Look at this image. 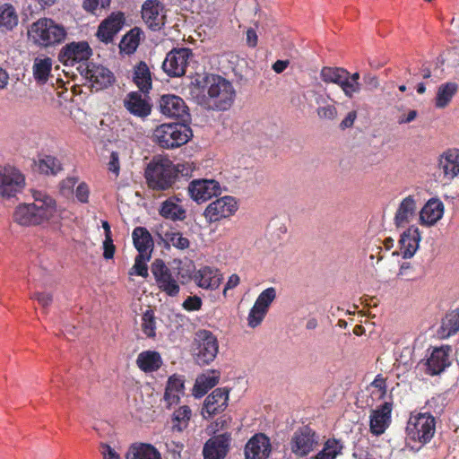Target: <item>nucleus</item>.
Returning a JSON list of instances; mask_svg holds the SVG:
<instances>
[{"instance_id": "nucleus-23", "label": "nucleus", "mask_w": 459, "mask_h": 459, "mask_svg": "<svg viewBox=\"0 0 459 459\" xmlns=\"http://www.w3.org/2000/svg\"><path fill=\"white\" fill-rule=\"evenodd\" d=\"M54 60L44 55H38L32 61V77L38 85L46 84L52 77Z\"/></svg>"}, {"instance_id": "nucleus-59", "label": "nucleus", "mask_w": 459, "mask_h": 459, "mask_svg": "<svg viewBox=\"0 0 459 459\" xmlns=\"http://www.w3.org/2000/svg\"><path fill=\"white\" fill-rule=\"evenodd\" d=\"M100 453L103 459H121L120 455L114 448L106 444L101 445Z\"/></svg>"}, {"instance_id": "nucleus-7", "label": "nucleus", "mask_w": 459, "mask_h": 459, "mask_svg": "<svg viewBox=\"0 0 459 459\" xmlns=\"http://www.w3.org/2000/svg\"><path fill=\"white\" fill-rule=\"evenodd\" d=\"M238 210V202L234 196L224 195L211 202L204 211V217L208 223H215L230 219Z\"/></svg>"}, {"instance_id": "nucleus-27", "label": "nucleus", "mask_w": 459, "mask_h": 459, "mask_svg": "<svg viewBox=\"0 0 459 459\" xmlns=\"http://www.w3.org/2000/svg\"><path fill=\"white\" fill-rule=\"evenodd\" d=\"M84 76L97 90L106 88L113 82V74L108 68L92 63L87 65Z\"/></svg>"}, {"instance_id": "nucleus-52", "label": "nucleus", "mask_w": 459, "mask_h": 459, "mask_svg": "<svg viewBox=\"0 0 459 459\" xmlns=\"http://www.w3.org/2000/svg\"><path fill=\"white\" fill-rule=\"evenodd\" d=\"M111 0H83L82 6L84 10L90 13H95L98 9L107 8Z\"/></svg>"}, {"instance_id": "nucleus-41", "label": "nucleus", "mask_w": 459, "mask_h": 459, "mask_svg": "<svg viewBox=\"0 0 459 459\" xmlns=\"http://www.w3.org/2000/svg\"><path fill=\"white\" fill-rule=\"evenodd\" d=\"M37 169L46 175H56L62 170L61 161L52 155H42L35 160Z\"/></svg>"}, {"instance_id": "nucleus-8", "label": "nucleus", "mask_w": 459, "mask_h": 459, "mask_svg": "<svg viewBox=\"0 0 459 459\" xmlns=\"http://www.w3.org/2000/svg\"><path fill=\"white\" fill-rule=\"evenodd\" d=\"M195 355L198 364L213 361L219 351L217 337L208 330H199L195 335Z\"/></svg>"}, {"instance_id": "nucleus-42", "label": "nucleus", "mask_w": 459, "mask_h": 459, "mask_svg": "<svg viewBox=\"0 0 459 459\" xmlns=\"http://www.w3.org/2000/svg\"><path fill=\"white\" fill-rule=\"evenodd\" d=\"M134 82L137 87L143 91L147 92L152 87L151 73L147 65L141 62L135 68L134 73Z\"/></svg>"}, {"instance_id": "nucleus-25", "label": "nucleus", "mask_w": 459, "mask_h": 459, "mask_svg": "<svg viewBox=\"0 0 459 459\" xmlns=\"http://www.w3.org/2000/svg\"><path fill=\"white\" fill-rule=\"evenodd\" d=\"M421 237L419 228L411 225L401 235L399 240L403 258L407 259L414 255L419 248Z\"/></svg>"}, {"instance_id": "nucleus-56", "label": "nucleus", "mask_w": 459, "mask_h": 459, "mask_svg": "<svg viewBox=\"0 0 459 459\" xmlns=\"http://www.w3.org/2000/svg\"><path fill=\"white\" fill-rule=\"evenodd\" d=\"M317 114H318L320 118L333 119V118L335 117V116L337 114V111H336L335 108L333 105L328 104L326 106L320 107L317 109Z\"/></svg>"}, {"instance_id": "nucleus-51", "label": "nucleus", "mask_w": 459, "mask_h": 459, "mask_svg": "<svg viewBox=\"0 0 459 459\" xmlns=\"http://www.w3.org/2000/svg\"><path fill=\"white\" fill-rule=\"evenodd\" d=\"M174 171H175V179L177 180L178 177L179 175L183 177H188L192 174L194 169H195V166L193 162L190 161H184L179 162L178 164H174Z\"/></svg>"}, {"instance_id": "nucleus-32", "label": "nucleus", "mask_w": 459, "mask_h": 459, "mask_svg": "<svg viewBox=\"0 0 459 459\" xmlns=\"http://www.w3.org/2000/svg\"><path fill=\"white\" fill-rule=\"evenodd\" d=\"M125 459H162L160 451L152 445L135 442L129 446Z\"/></svg>"}, {"instance_id": "nucleus-36", "label": "nucleus", "mask_w": 459, "mask_h": 459, "mask_svg": "<svg viewBox=\"0 0 459 459\" xmlns=\"http://www.w3.org/2000/svg\"><path fill=\"white\" fill-rule=\"evenodd\" d=\"M219 377V374L215 371L206 372L199 376L193 387V395L195 398L204 396L211 388L217 385Z\"/></svg>"}, {"instance_id": "nucleus-9", "label": "nucleus", "mask_w": 459, "mask_h": 459, "mask_svg": "<svg viewBox=\"0 0 459 459\" xmlns=\"http://www.w3.org/2000/svg\"><path fill=\"white\" fill-rule=\"evenodd\" d=\"M152 273L158 289L169 297H176L180 291V284L177 275L160 259L152 264Z\"/></svg>"}, {"instance_id": "nucleus-12", "label": "nucleus", "mask_w": 459, "mask_h": 459, "mask_svg": "<svg viewBox=\"0 0 459 459\" xmlns=\"http://www.w3.org/2000/svg\"><path fill=\"white\" fill-rule=\"evenodd\" d=\"M319 443V437L308 427H303L292 436L290 447L298 457L308 455Z\"/></svg>"}, {"instance_id": "nucleus-35", "label": "nucleus", "mask_w": 459, "mask_h": 459, "mask_svg": "<svg viewBox=\"0 0 459 459\" xmlns=\"http://www.w3.org/2000/svg\"><path fill=\"white\" fill-rule=\"evenodd\" d=\"M19 22V14L14 5L9 3L0 4V32L13 30Z\"/></svg>"}, {"instance_id": "nucleus-48", "label": "nucleus", "mask_w": 459, "mask_h": 459, "mask_svg": "<svg viewBox=\"0 0 459 459\" xmlns=\"http://www.w3.org/2000/svg\"><path fill=\"white\" fill-rule=\"evenodd\" d=\"M142 330L147 337H154L156 334V321L152 310H147L142 317Z\"/></svg>"}, {"instance_id": "nucleus-22", "label": "nucleus", "mask_w": 459, "mask_h": 459, "mask_svg": "<svg viewBox=\"0 0 459 459\" xmlns=\"http://www.w3.org/2000/svg\"><path fill=\"white\" fill-rule=\"evenodd\" d=\"M438 169L444 178L452 180L459 175V149L452 148L444 152L438 159Z\"/></svg>"}, {"instance_id": "nucleus-5", "label": "nucleus", "mask_w": 459, "mask_h": 459, "mask_svg": "<svg viewBox=\"0 0 459 459\" xmlns=\"http://www.w3.org/2000/svg\"><path fill=\"white\" fill-rule=\"evenodd\" d=\"M193 136L192 130L184 124H162L153 132L154 142L163 149H175L186 144Z\"/></svg>"}, {"instance_id": "nucleus-14", "label": "nucleus", "mask_w": 459, "mask_h": 459, "mask_svg": "<svg viewBox=\"0 0 459 459\" xmlns=\"http://www.w3.org/2000/svg\"><path fill=\"white\" fill-rule=\"evenodd\" d=\"M190 197L197 204L204 203L221 194V186L213 179H195L187 187Z\"/></svg>"}, {"instance_id": "nucleus-30", "label": "nucleus", "mask_w": 459, "mask_h": 459, "mask_svg": "<svg viewBox=\"0 0 459 459\" xmlns=\"http://www.w3.org/2000/svg\"><path fill=\"white\" fill-rule=\"evenodd\" d=\"M223 277L221 273L213 267L204 266L195 274L196 284L206 290H216L221 283Z\"/></svg>"}, {"instance_id": "nucleus-62", "label": "nucleus", "mask_w": 459, "mask_h": 459, "mask_svg": "<svg viewBox=\"0 0 459 459\" xmlns=\"http://www.w3.org/2000/svg\"><path fill=\"white\" fill-rule=\"evenodd\" d=\"M239 282H240L239 276L236 273L231 274L229 277V279L226 282V285L224 287L223 295H226L227 290L236 288L239 284Z\"/></svg>"}, {"instance_id": "nucleus-45", "label": "nucleus", "mask_w": 459, "mask_h": 459, "mask_svg": "<svg viewBox=\"0 0 459 459\" xmlns=\"http://www.w3.org/2000/svg\"><path fill=\"white\" fill-rule=\"evenodd\" d=\"M342 445L336 439H328L323 449L316 455V459H335L341 454Z\"/></svg>"}, {"instance_id": "nucleus-20", "label": "nucleus", "mask_w": 459, "mask_h": 459, "mask_svg": "<svg viewBox=\"0 0 459 459\" xmlns=\"http://www.w3.org/2000/svg\"><path fill=\"white\" fill-rule=\"evenodd\" d=\"M229 394L222 388L215 389L209 394L204 403L202 415L204 418L212 417L221 411H223L228 406Z\"/></svg>"}, {"instance_id": "nucleus-17", "label": "nucleus", "mask_w": 459, "mask_h": 459, "mask_svg": "<svg viewBox=\"0 0 459 459\" xmlns=\"http://www.w3.org/2000/svg\"><path fill=\"white\" fill-rule=\"evenodd\" d=\"M272 452L270 438L263 434H255L244 447L245 459H268Z\"/></svg>"}, {"instance_id": "nucleus-55", "label": "nucleus", "mask_w": 459, "mask_h": 459, "mask_svg": "<svg viewBox=\"0 0 459 459\" xmlns=\"http://www.w3.org/2000/svg\"><path fill=\"white\" fill-rule=\"evenodd\" d=\"M350 73L346 70V96L351 98L353 94L359 93L361 89L359 82L351 81L348 78Z\"/></svg>"}, {"instance_id": "nucleus-15", "label": "nucleus", "mask_w": 459, "mask_h": 459, "mask_svg": "<svg viewBox=\"0 0 459 459\" xmlns=\"http://www.w3.org/2000/svg\"><path fill=\"white\" fill-rule=\"evenodd\" d=\"M91 53V48L86 41L71 42L60 50L59 60L65 65L73 66L76 63L88 60Z\"/></svg>"}, {"instance_id": "nucleus-57", "label": "nucleus", "mask_w": 459, "mask_h": 459, "mask_svg": "<svg viewBox=\"0 0 459 459\" xmlns=\"http://www.w3.org/2000/svg\"><path fill=\"white\" fill-rule=\"evenodd\" d=\"M371 385L379 391L380 397L384 396L386 394V379L381 374H378L375 377V379L371 383Z\"/></svg>"}, {"instance_id": "nucleus-13", "label": "nucleus", "mask_w": 459, "mask_h": 459, "mask_svg": "<svg viewBox=\"0 0 459 459\" xmlns=\"http://www.w3.org/2000/svg\"><path fill=\"white\" fill-rule=\"evenodd\" d=\"M192 53L188 48L173 49L168 53L162 68L168 75L180 77L185 74Z\"/></svg>"}, {"instance_id": "nucleus-61", "label": "nucleus", "mask_w": 459, "mask_h": 459, "mask_svg": "<svg viewBox=\"0 0 459 459\" xmlns=\"http://www.w3.org/2000/svg\"><path fill=\"white\" fill-rule=\"evenodd\" d=\"M104 253L103 256L106 259H111L114 256L115 253V246L113 244V240L111 237L105 238L103 242Z\"/></svg>"}, {"instance_id": "nucleus-37", "label": "nucleus", "mask_w": 459, "mask_h": 459, "mask_svg": "<svg viewBox=\"0 0 459 459\" xmlns=\"http://www.w3.org/2000/svg\"><path fill=\"white\" fill-rule=\"evenodd\" d=\"M136 364L143 372H153L160 368L162 364V359L160 353L157 351H142L138 355Z\"/></svg>"}, {"instance_id": "nucleus-64", "label": "nucleus", "mask_w": 459, "mask_h": 459, "mask_svg": "<svg viewBox=\"0 0 459 459\" xmlns=\"http://www.w3.org/2000/svg\"><path fill=\"white\" fill-rule=\"evenodd\" d=\"M257 34L253 29H248L247 30V43L249 47L255 48L257 45Z\"/></svg>"}, {"instance_id": "nucleus-54", "label": "nucleus", "mask_w": 459, "mask_h": 459, "mask_svg": "<svg viewBox=\"0 0 459 459\" xmlns=\"http://www.w3.org/2000/svg\"><path fill=\"white\" fill-rule=\"evenodd\" d=\"M202 307V299L197 296L188 297L183 303V307L187 311H196Z\"/></svg>"}, {"instance_id": "nucleus-49", "label": "nucleus", "mask_w": 459, "mask_h": 459, "mask_svg": "<svg viewBox=\"0 0 459 459\" xmlns=\"http://www.w3.org/2000/svg\"><path fill=\"white\" fill-rule=\"evenodd\" d=\"M166 241L178 249H186L189 247V240L178 231H169L165 234Z\"/></svg>"}, {"instance_id": "nucleus-34", "label": "nucleus", "mask_w": 459, "mask_h": 459, "mask_svg": "<svg viewBox=\"0 0 459 459\" xmlns=\"http://www.w3.org/2000/svg\"><path fill=\"white\" fill-rule=\"evenodd\" d=\"M134 246L138 254L152 255L154 243L151 233L143 227H136L132 233Z\"/></svg>"}, {"instance_id": "nucleus-19", "label": "nucleus", "mask_w": 459, "mask_h": 459, "mask_svg": "<svg viewBox=\"0 0 459 459\" xmlns=\"http://www.w3.org/2000/svg\"><path fill=\"white\" fill-rule=\"evenodd\" d=\"M160 112L168 117L185 119L188 117V108L178 96L163 95L160 100Z\"/></svg>"}, {"instance_id": "nucleus-26", "label": "nucleus", "mask_w": 459, "mask_h": 459, "mask_svg": "<svg viewBox=\"0 0 459 459\" xmlns=\"http://www.w3.org/2000/svg\"><path fill=\"white\" fill-rule=\"evenodd\" d=\"M184 394V378L178 375L169 377L163 395L166 408L170 409L172 406L177 405Z\"/></svg>"}, {"instance_id": "nucleus-2", "label": "nucleus", "mask_w": 459, "mask_h": 459, "mask_svg": "<svg viewBox=\"0 0 459 459\" xmlns=\"http://www.w3.org/2000/svg\"><path fill=\"white\" fill-rule=\"evenodd\" d=\"M66 37V28L50 18H40L28 29L29 39L40 48L56 47L63 43Z\"/></svg>"}, {"instance_id": "nucleus-40", "label": "nucleus", "mask_w": 459, "mask_h": 459, "mask_svg": "<svg viewBox=\"0 0 459 459\" xmlns=\"http://www.w3.org/2000/svg\"><path fill=\"white\" fill-rule=\"evenodd\" d=\"M192 418V411L187 405L179 406L171 415L172 431L181 433L187 429Z\"/></svg>"}, {"instance_id": "nucleus-47", "label": "nucleus", "mask_w": 459, "mask_h": 459, "mask_svg": "<svg viewBox=\"0 0 459 459\" xmlns=\"http://www.w3.org/2000/svg\"><path fill=\"white\" fill-rule=\"evenodd\" d=\"M152 255L138 254L134 259V264L129 271L130 275H138L146 278L148 276L147 263Z\"/></svg>"}, {"instance_id": "nucleus-21", "label": "nucleus", "mask_w": 459, "mask_h": 459, "mask_svg": "<svg viewBox=\"0 0 459 459\" xmlns=\"http://www.w3.org/2000/svg\"><path fill=\"white\" fill-rule=\"evenodd\" d=\"M392 403H384L372 411L370 415V431L377 436L382 435L391 423Z\"/></svg>"}, {"instance_id": "nucleus-4", "label": "nucleus", "mask_w": 459, "mask_h": 459, "mask_svg": "<svg viewBox=\"0 0 459 459\" xmlns=\"http://www.w3.org/2000/svg\"><path fill=\"white\" fill-rule=\"evenodd\" d=\"M210 105L219 110H227L231 107L235 99V90L232 84L219 75H208L205 78Z\"/></svg>"}, {"instance_id": "nucleus-28", "label": "nucleus", "mask_w": 459, "mask_h": 459, "mask_svg": "<svg viewBox=\"0 0 459 459\" xmlns=\"http://www.w3.org/2000/svg\"><path fill=\"white\" fill-rule=\"evenodd\" d=\"M417 211L416 200L413 195H408L399 204L394 213V223L396 228H403L414 218Z\"/></svg>"}, {"instance_id": "nucleus-58", "label": "nucleus", "mask_w": 459, "mask_h": 459, "mask_svg": "<svg viewBox=\"0 0 459 459\" xmlns=\"http://www.w3.org/2000/svg\"><path fill=\"white\" fill-rule=\"evenodd\" d=\"M108 166V170L110 172L114 173L116 177H117L119 174V170H120V165H119V157L117 152H111Z\"/></svg>"}, {"instance_id": "nucleus-38", "label": "nucleus", "mask_w": 459, "mask_h": 459, "mask_svg": "<svg viewBox=\"0 0 459 459\" xmlns=\"http://www.w3.org/2000/svg\"><path fill=\"white\" fill-rule=\"evenodd\" d=\"M457 91L458 84L456 82H447L439 85L435 98V107L437 108H446Z\"/></svg>"}, {"instance_id": "nucleus-3", "label": "nucleus", "mask_w": 459, "mask_h": 459, "mask_svg": "<svg viewBox=\"0 0 459 459\" xmlns=\"http://www.w3.org/2000/svg\"><path fill=\"white\" fill-rule=\"evenodd\" d=\"M174 163L167 157H155L145 169L148 186L153 190L164 191L176 183Z\"/></svg>"}, {"instance_id": "nucleus-60", "label": "nucleus", "mask_w": 459, "mask_h": 459, "mask_svg": "<svg viewBox=\"0 0 459 459\" xmlns=\"http://www.w3.org/2000/svg\"><path fill=\"white\" fill-rule=\"evenodd\" d=\"M43 307H47L52 303V295L48 292H37L32 297Z\"/></svg>"}, {"instance_id": "nucleus-10", "label": "nucleus", "mask_w": 459, "mask_h": 459, "mask_svg": "<svg viewBox=\"0 0 459 459\" xmlns=\"http://www.w3.org/2000/svg\"><path fill=\"white\" fill-rule=\"evenodd\" d=\"M25 186V177L13 166H0V195L10 198L22 192Z\"/></svg>"}, {"instance_id": "nucleus-50", "label": "nucleus", "mask_w": 459, "mask_h": 459, "mask_svg": "<svg viewBox=\"0 0 459 459\" xmlns=\"http://www.w3.org/2000/svg\"><path fill=\"white\" fill-rule=\"evenodd\" d=\"M267 313L265 310L253 305L247 315V325L250 328L257 327L262 324Z\"/></svg>"}, {"instance_id": "nucleus-16", "label": "nucleus", "mask_w": 459, "mask_h": 459, "mask_svg": "<svg viewBox=\"0 0 459 459\" xmlns=\"http://www.w3.org/2000/svg\"><path fill=\"white\" fill-rule=\"evenodd\" d=\"M231 443L230 433H222L210 437L203 448L204 459H224Z\"/></svg>"}, {"instance_id": "nucleus-44", "label": "nucleus", "mask_w": 459, "mask_h": 459, "mask_svg": "<svg viewBox=\"0 0 459 459\" xmlns=\"http://www.w3.org/2000/svg\"><path fill=\"white\" fill-rule=\"evenodd\" d=\"M321 77L324 82L336 84L344 91V76L342 69L325 67L321 71Z\"/></svg>"}, {"instance_id": "nucleus-46", "label": "nucleus", "mask_w": 459, "mask_h": 459, "mask_svg": "<svg viewBox=\"0 0 459 459\" xmlns=\"http://www.w3.org/2000/svg\"><path fill=\"white\" fill-rule=\"evenodd\" d=\"M276 297L277 293L275 288H266L258 295L254 305L268 312Z\"/></svg>"}, {"instance_id": "nucleus-1", "label": "nucleus", "mask_w": 459, "mask_h": 459, "mask_svg": "<svg viewBox=\"0 0 459 459\" xmlns=\"http://www.w3.org/2000/svg\"><path fill=\"white\" fill-rule=\"evenodd\" d=\"M32 197V203L20 204L15 207L13 219L17 224L30 227L60 222L64 210L57 206L52 196L40 191H33Z\"/></svg>"}, {"instance_id": "nucleus-18", "label": "nucleus", "mask_w": 459, "mask_h": 459, "mask_svg": "<svg viewBox=\"0 0 459 459\" xmlns=\"http://www.w3.org/2000/svg\"><path fill=\"white\" fill-rule=\"evenodd\" d=\"M165 9L159 0H146L142 6V18L149 28L160 30L165 23Z\"/></svg>"}, {"instance_id": "nucleus-43", "label": "nucleus", "mask_w": 459, "mask_h": 459, "mask_svg": "<svg viewBox=\"0 0 459 459\" xmlns=\"http://www.w3.org/2000/svg\"><path fill=\"white\" fill-rule=\"evenodd\" d=\"M141 32L138 29H133L126 33L120 41V50L126 54L134 53L140 42Z\"/></svg>"}, {"instance_id": "nucleus-31", "label": "nucleus", "mask_w": 459, "mask_h": 459, "mask_svg": "<svg viewBox=\"0 0 459 459\" xmlns=\"http://www.w3.org/2000/svg\"><path fill=\"white\" fill-rule=\"evenodd\" d=\"M444 204L437 198H432L427 202L420 212V221L422 225L432 226L437 223L443 216Z\"/></svg>"}, {"instance_id": "nucleus-33", "label": "nucleus", "mask_w": 459, "mask_h": 459, "mask_svg": "<svg viewBox=\"0 0 459 459\" xmlns=\"http://www.w3.org/2000/svg\"><path fill=\"white\" fill-rule=\"evenodd\" d=\"M160 214L171 221H183L186 218V209L178 197H169L161 204Z\"/></svg>"}, {"instance_id": "nucleus-11", "label": "nucleus", "mask_w": 459, "mask_h": 459, "mask_svg": "<svg viewBox=\"0 0 459 459\" xmlns=\"http://www.w3.org/2000/svg\"><path fill=\"white\" fill-rule=\"evenodd\" d=\"M451 351L449 345L429 349V354L423 363L425 373L431 377L443 373L451 365Z\"/></svg>"}, {"instance_id": "nucleus-29", "label": "nucleus", "mask_w": 459, "mask_h": 459, "mask_svg": "<svg viewBox=\"0 0 459 459\" xmlns=\"http://www.w3.org/2000/svg\"><path fill=\"white\" fill-rule=\"evenodd\" d=\"M124 106L129 113L139 117H146L152 111V106L145 96L136 91L126 95Z\"/></svg>"}, {"instance_id": "nucleus-63", "label": "nucleus", "mask_w": 459, "mask_h": 459, "mask_svg": "<svg viewBox=\"0 0 459 459\" xmlns=\"http://www.w3.org/2000/svg\"><path fill=\"white\" fill-rule=\"evenodd\" d=\"M76 183L77 179L73 177L64 179L61 182V191L63 194H65V192H71L75 186Z\"/></svg>"}, {"instance_id": "nucleus-24", "label": "nucleus", "mask_w": 459, "mask_h": 459, "mask_svg": "<svg viewBox=\"0 0 459 459\" xmlns=\"http://www.w3.org/2000/svg\"><path fill=\"white\" fill-rule=\"evenodd\" d=\"M123 22L124 16L121 13H112L100 24L97 31L98 39L104 43L111 42L121 30Z\"/></svg>"}, {"instance_id": "nucleus-6", "label": "nucleus", "mask_w": 459, "mask_h": 459, "mask_svg": "<svg viewBox=\"0 0 459 459\" xmlns=\"http://www.w3.org/2000/svg\"><path fill=\"white\" fill-rule=\"evenodd\" d=\"M436 432V419L429 413L411 414L406 425V438L420 446L430 442Z\"/></svg>"}, {"instance_id": "nucleus-53", "label": "nucleus", "mask_w": 459, "mask_h": 459, "mask_svg": "<svg viewBox=\"0 0 459 459\" xmlns=\"http://www.w3.org/2000/svg\"><path fill=\"white\" fill-rule=\"evenodd\" d=\"M74 194L78 202L87 204L90 197V187L85 182H81L76 186Z\"/></svg>"}, {"instance_id": "nucleus-39", "label": "nucleus", "mask_w": 459, "mask_h": 459, "mask_svg": "<svg viewBox=\"0 0 459 459\" xmlns=\"http://www.w3.org/2000/svg\"><path fill=\"white\" fill-rule=\"evenodd\" d=\"M459 331V307L448 311L442 318L439 333L443 338L455 335Z\"/></svg>"}]
</instances>
